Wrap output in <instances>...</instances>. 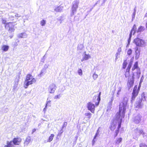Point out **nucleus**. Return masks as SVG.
<instances>
[{"label": "nucleus", "mask_w": 147, "mask_h": 147, "mask_svg": "<svg viewBox=\"0 0 147 147\" xmlns=\"http://www.w3.org/2000/svg\"><path fill=\"white\" fill-rule=\"evenodd\" d=\"M128 101L127 98H124L122 103V105H120L119 111L116 114V118H120L121 117L123 118L124 117L125 112L126 110L125 107L126 106Z\"/></svg>", "instance_id": "nucleus-1"}, {"label": "nucleus", "mask_w": 147, "mask_h": 147, "mask_svg": "<svg viewBox=\"0 0 147 147\" xmlns=\"http://www.w3.org/2000/svg\"><path fill=\"white\" fill-rule=\"evenodd\" d=\"M36 82V79L33 78L31 74H28L24 81V87L25 88H27L29 85L33 84Z\"/></svg>", "instance_id": "nucleus-2"}, {"label": "nucleus", "mask_w": 147, "mask_h": 147, "mask_svg": "<svg viewBox=\"0 0 147 147\" xmlns=\"http://www.w3.org/2000/svg\"><path fill=\"white\" fill-rule=\"evenodd\" d=\"M101 94V92H100L97 99L98 102H96L95 105L90 102H89L87 103V108L88 110L90 111L92 113H94L95 106H97L99 105L100 100Z\"/></svg>", "instance_id": "nucleus-3"}, {"label": "nucleus", "mask_w": 147, "mask_h": 147, "mask_svg": "<svg viewBox=\"0 0 147 147\" xmlns=\"http://www.w3.org/2000/svg\"><path fill=\"white\" fill-rule=\"evenodd\" d=\"M134 42L138 47H143L145 46V42L144 40L138 38H135L134 40Z\"/></svg>", "instance_id": "nucleus-4"}, {"label": "nucleus", "mask_w": 147, "mask_h": 147, "mask_svg": "<svg viewBox=\"0 0 147 147\" xmlns=\"http://www.w3.org/2000/svg\"><path fill=\"white\" fill-rule=\"evenodd\" d=\"M139 91L137 90V85L135 86L134 88L132 93L131 101L134 100L136 97L138 96L139 92Z\"/></svg>", "instance_id": "nucleus-5"}, {"label": "nucleus", "mask_w": 147, "mask_h": 147, "mask_svg": "<svg viewBox=\"0 0 147 147\" xmlns=\"http://www.w3.org/2000/svg\"><path fill=\"white\" fill-rule=\"evenodd\" d=\"M133 62V60L132 59L129 62L127 67V68L125 72L124 75L126 78H127L129 77L130 75V70L131 67Z\"/></svg>", "instance_id": "nucleus-6"}, {"label": "nucleus", "mask_w": 147, "mask_h": 147, "mask_svg": "<svg viewBox=\"0 0 147 147\" xmlns=\"http://www.w3.org/2000/svg\"><path fill=\"white\" fill-rule=\"evenodd\" d=\"M5 28L8 29V31L11 32H13L14 30V25L12 22L7 23L5 25Z\"/></svg>", "instance_id": "nucleus-7"}, {"label": "nucleus", "mask_w": 147, "mask_h": 147, "mask_svg": "<svg viewBox=\"0 0 147 147\" xmlns=\"http://www.w3.org/2000/svg\"><path fill=\"white\" fill-rule=\"evenodd\" d=\"M14 145H19L22 141V139L19 137L14 138L12 140Z\"/></svg>", "instance_id": "nucleus-8"}, {"label": "nucleus", "mask_w": 147, "mask_h": 147, "mask_svg": "<svg viewBox=\"0 0 147 147\" xmlns=\"http://www.w3.org/2000/svg\"><path fill=\"white\" fill-rule=\"evenodd\" d=\"M134 77L133 75L131 78H128L127 83V86L130 88L132 87L134 84Z\"/></svg>", "instance_id": "nucleus-9"}, {"label": "nucleus", "mask_w": 147, "mask_h": 147, "mask_svg": "<svg viewBox=\"0 0 147 147\" xmlns=\"http://www.w3.org/2000/svg\"><path fill=\"white\" fill-rule=\"evenodd\" d=\"M79 2L77 1H74L72 7V10L73 13H74L76 11L78 7V4Z\"/></svg>", "instance_id": "nucleus-10"}, {"label": "nucleus", "mask_w": 147, "mask_h": 147, "mask_svg": "<svg viewBox=\"0 0 147 147\" xmlns=\"http://www.w3.org/2000/svg\"><path fill=\"white\" fill-rule=\"evenodd\" d=\"M56 86L55 84H52L50 85L49 90L50 93H52L54 92L56 89Z\"/></svg>", "instance_id": "nucleus-11"}, {"label": "nucleus", "mask_w": 147, "mask_h": 147, "mask_svg": "<svg viewBox=\"0 0 147 147\" xmlns=\"http://www.w3.org/2000/svg\"><path fill=\"white\" fill-rule=\"evenodd\" d=\"M137 28L135 24H134L131 29L129 35V39L131 38L132 33L133 32V34L134 35L136 32V30Z\"/></svg>", "instance_id": "nucleus-12"}, {"label": "nucleus", "mask_w": 147, "mask_h": 147, "mask_svg": "<svg viewBox=\"0 0 147 147\" xmlns=\"http://www.w3.org/2000/svg\"><path fill=\"white\" fill-rule=\"evenodd\" d=\"M14 145L12 140L7 141L6 144L5 145L4 147H14Z\"/></svg>", "instance_id": "nucleus-13"}, {"label": "nucleus", "mask_w": 147, "mask_h": 147, "mask_svg": "<svg viewBox=\"0 0 147 147\" xmlns=\"http://www.w3.org/2000/svg\"><path fill=\"white\" fill-rule=\"evenodd\" d=\"M31 138L30 136L27 137L24 142V146H27L28 144L31 142Z\"/></svg>", "instance_id": "nucleus-14"}, {"label": "nucleus", "mask_w": 147, "mask_h": 147, "mask_svg": "<svg viewBox=\"0 0 147 147\" xmlns=\"http://www.w3.org/2000/svg\"><path fill=\"white\" fill-rule=\"evenodd\" d=\"M84 115V119L89 120L92 116V114L90 113H87L85 114Z\"/></svg>", "instance_id": "nucleus-15"}, {"label": "nucleus", "mask_w": 147, "mask_h": 147, "mask_svg": "<svg viewBox=\"0 0 147 147\" xmlns=\"http://www.w3.org/2000/svg\"><path fill=\"white\" fill-rule=\"evenodd\" d=\"M142 99H140L138 101L136 102V107L139 108L141 107L142 106Z\"/></svg>", "instance_id": "nucleus-16"}, {"label": "nucleus", "mask_w": 147, "mask_h": 147, "mask_svg": "<svg viewBox=\"0 0 147 147\" xmlns=\"http://www.w3.org/2000/svg\"><path fill=\"white\" fill-rule=\"evenodd\" d=\"M138 61H136L134 63L133 66L131 69V70L133 71L135 69H138Z\"/></svg>", "instance_id": "nucleus-17"}, {"label": "nucleus", "mask_w": 147, "mask_h": 147, "mask_svg": "<svg viewBox=\"0 0 147 147\" xmlns=\"http://www.w3.org/2000/svg\"><path fill=\"white\" fill-rule=\"evenodd\" d=\"M9 48V47L6 45H3L2 47V50L4 51H7Z\"/></svg>", "instance_id": "nucleus-18"}, {"label": "nucleus", "mask_w": 147, "mask_h": 147, "mask_svg": "<svg viewBox=\"0 0 147 147\" xmlns=\"http://www.w3.org/2000/svg\"><path fill=\"white\" fill-rule=\"evenodd\" d=\"M90 58V55H88L85 54L83 58L81 60V61H84L87 60Z\"/></svg>", "instance_id": "nucleus-19"}, {"label": "nucleus", "mask_w": 147, "mask_h": 147, "mask_svg": "<svg viewBox=\"0 0 147 147\" xmlns=\"http://www.w3.org/2000/svg\"><path fill=\"white\" fill-rule=\"evenodd\" d=\"M54 136V135L53 134H51L50 136L49 137L47 140V142H50L53 140Z\"/></svg>", "instance_id": "nucleus-20"}, {"label": "nucleus", "mask_w": 147, "mask_h": 147, "mask_svg": "<svg viewBox=\"0 0 147 147\" xmlns=\"http://www.w3.org/2000/svg\"><path fill=\"white\" fill-rule=\"evenodd\" d=\"M127 64V60H124L122 65V69H125L126 68Z\"/></svg>", "instance_id": "nucleus-21"}, {"label": "nucleus", "mask_w": 147, "mask_h": 147, "mask_svg": "<svg viewBox=\"0 0 147 147\" xmlns=\"http://www.w3.org/2000/svg\"><path fill=\"white\" fill-rule=\"evenodd\" d=\"M122 139L121 138H119L117 139L115 142V143L116 144H119L121 143L122 141Z\"/></svg>", "instance_id": "nucleus-22"}, {"label": "nucleus", "mask_w": 147, "mask_h": 147, "mask_svg": "<svg viewBox=\"0 0 147 147\" xmlns=\"http://www.w3.org/2000/svg\"><path fill=\"white\" fill-rule=\"evenodd\" d=\"M144 30V27L140 26L138 28L137 32H142Z\"/></svg>", "instance_id": "nucleus-23"}, {"label": "nucleus", "mask_w": 147, "mask_h": 147, "mask_svg": "<svg viewBox=\"0 0 147 147\" xmlns=\"http://www.w3.org/2000/svg\"><path fill=\"white\" fill-rule=\"evenodd\" d=\"M132 50L130 49H128V50L127 51V54L128 55L130 56L132 54Z\"/></svg>", "instance_id": "nucleus-24"}, {"label": "nucleus", "mask_w": 147, "mask_h": 147, "mask_svg": "<svg viewBox=\"0 0 147 147\" xmlns=\"http://www.w3.org/2000/svg\"><path fill=\"white\" fill-rule=\"evenodd\" d=\"M46 24V21L44 20H42L40 22V24L42 26H44Z\"/></svg>", "instance_id": "nucleus-25"}, {"label": "nucleus", "mask_w": 147, "mask_h": 147, "mask_svg": "<svg viewBox=\"0 0 147 147\" xmlns=\"http://www.w3.org/2000/svg\"><path fill=\"white\" fill-rule=\"evenodd\" d=\"M139 134L140 135H144L145 134V133H144L143 130H142L141 129L140 130L139 132Z\"/></svg>", "instance_id": "nucleus-26"}, {"label": "nucleus", "mask_w": 147, "mask_h": 147, "mask_svg": "<svg viewBox=\"0 0 147 147\" xmlns=\"http://www.w3.org/2000/svg\"><path fill=\"white\" fill-rule=\"evenodd\" d=\"M78 73L80 75H82V70L81 69H79L78 70Z\"/></svg>", "instance_id": "nucleus-27"}, {"label": "nucleus", "mask_w": 147, "mask_h": 147, "mask_svg": "<svg viewBox=\"0 0 147 147\" xmlns=\"http://www.w3.org/2000/svg\"><path fill=\"white\" fill-rule=\"evenodd\" d=\"M140 147H147V145L143 143H142L140 145Z\"/></svg>", "instance_id": "nucleus-28"}, {"label": "nucleus", "mask_w": 147, "mask_h": 147, "mask_svg": "<svg viewBox=\"0 0 147 147\" xmlns=\"http://www.w3.org/2000/svg\"><path fill=\"white\" fill-rule=\"evenodd\" d=\"M51 102V101H48L47 102V103L46 105V106H45V107L43 109V111L45 112L46 110V108L47 107V105H48Z\"/></svg>", "instance_id": "nucleus-29"}, {"label": "nucleus", "mask_w": 147, "mask_h": 147, "mask_svg": "<svg viewBox=\"0 0 147 147\" xmlns=\"http://www.w3.org/2000/svg\"><path fill=\"white\" fill-rule=\"evenodd\" d=\"M119 129H117V130H116L115 131V137H116L117 135H118L119 132Z\"/></svg>", "instance_id": "nucleus-30"}, {"label": "nucleus", "mask_w": 147, "mask_h": 147, "mask_svg": "<svg viewBox=\"0 0 147 147\" xmlns=\"http://www.w3.org/2000/svg\"><path fill=\"white\" fill-rule=\"evenodd\" d=\"M98 75L97 74H96L95 73H94L93 74V77L94 79L95 80L98 78Z\"/></svg>", "instance_id": "nucleus-31"}, {"label": "nucleus", "mask_w": 147, "mask_h": 147, "mask_svg": "<svg viewBox=\"0 0 147 147\" xmlns=\"http://www.w3.org/2000/svg\"><path fill=\"white\" fill-rule=\"evenodd\" d=\"M67 125V123L66 122H64L62 126V128H63L64 127H65Z\"/></svg>", "instance_id": "nucleus-32"}, {"label": "nucleus", "mask_w": 147, "mask_h": 147, "mask_svg": "<svg viewBox=\"0 0 147 147\" xmlns=\"http://www.w3.org/2000/svg\"><path fill=\"white\" fill-rule=\"evenodd\" d=\"M60 95L59 94V95H57L56 96H55V97H54V98L55 99H57V98H59V97H60Z\"/></svg>", "instance_id": "nucleus-33"}, {"label": "nucleus", "mask_w": 147, "mask_h": 147, "mask_svg": "<svg viewBox=\"0 0 147 147\" xmlns=\"http://www.w3.org/2000/svg\"><path fill=\"white\" fill-rule=\"evenodd\" d=\"M24 33H21L19 35V37L22 38L23 37Z\"/></svg>", "instance_id": "nucleus-34"}, {"label": "nucleus", "mask_w": 147, "mask_h": 147, "mask_svg": "<svg viewBox=\"0 0 147 147\" xmlns=\"http://www.w3.org/2000/svg\"><path fill=\"white\" fill-rule=\"evenodd\" d=\"M6 21L5 20H2V23L3 24H5V25L7 23H6Z\"/></svg>", "instance_id": "nucleus-35"}, {"label": "nucleus", "mask_w": 147, "mask_h": 147, "mask_svg": "<svg viewBox=\"0 0 147 147\" xmlns=\"http://www.w3.org/2000/svg\"><path fill=\"white\" fill-rule=\"evenodd\" d=\"M121 122L119 124L118 127L117 128V129H119L121 127Z\"/></svg>", "instance_id": "nucleus-36"}, {"label": "nucleus", "mask_w": 147, "mask_h": 147, "mask_svg": "<svg viewBox=\"0 0 147 147\" xmlns=\"http://www.w3.org/2000/svg\"><path fill=\"white\" fill-rule=\"evenodd\" d=\"M113 127H114V128L113 129L112 128V126H111L110 127V129L111 130H113L115 129V125H113Z\"/></svg>", "instance_id": "nucleus-37"}, {"label": "nucleus", "mask_w": 147, "mask_h": 147, "mask_svg": "<svg viewBox=\"0 0 147 147\" xmlns=\"http://www.w3.org/2000/svg\"><path fill=\"white\" fill-rule=\"evenodd\" d=\"M44 72L43 71H41L40 74L39 75L40 76H41L42 75H43V74H44Z\"/></svg>", "instance_id": "nucleus-38"}, {"label": "nucleus", "mask_w": 147, "mask_h": 147, "mask_svg": "<svg viewBox=\"0 0 147 147\" xmlns=\"http://www.w3.org/2000/svg\"><path fill=\"white\" fill-rule=\"evenodd\" d=\"M140 87H141V85L140 84L138 86V88H137V90H138L139 91L140 90Z\"/></svg>", "instance_id": "nucleus-39"}, {"label": "nucleus", "mask_w": 147, "mask_h": 147, "mask_svg": "<svg viewBox=\"0 0 147 147\" xmlns=\"http://www.w3.org/2000/svg\"><path fill=\"white\" fill-rule=\"evenodd\" d=\"M144 17L147 18V12L145 14Z\"/></svg>", "instance_id": "nucleus-40"}, {"label": "nucleus", "mask_w": 147, "mask_h": 147, "mask_svg": "<svg viewBox=\"0 0 147 147\" xmlns=\"http://www.w3.org/2000/svg\"><path fill=\"white\" fill-rule=\"evenodd\" d=\"M92 145H94L95 143V141L94 140V139L92 141Z\"/></svg>", "instance_id": "nucleus-41"}, {"label": "nucleus", "mask_w": 147, "mask_h": 147, "mask_svg": "<svg viewBox=\"0 0 147 147\" xmlns=\"http://www.w3.org/2000/svg\"><path fill=\"white\" fill-rule=\"evenodd\" d=\"M36 131V129H34L32 130V133H34L35 131Z\"/></svg>", "instance_id": "nucleus-42"}, {"label": "nucleus", "mask_w": 147, "mask_h": 147, "mask_svg": "<svg viewBox=\"0 0 147 147\" xmlns=\"http://www.w3.org/2000/svg\"><path fill=\"white\" fill-rule=\"evenodd\" d=\"M97 136V134H96L94 136V139L96 138Z\"/></svg>", "instance_id": "nucleus-43"}, {"label": "nucleus", "mask_w": 147, "mask_h": 147, "mask_svg": "<svg viewBox=\"0 0 147 147\" xmlns=\"http://www.w3.org/2000/svg\"><path fill=\"white\" fill-rule=\"evenodd\" d=\"M131 39V38L130 39H129V38L128 40V43H129V42H130Z\"/></svg>", "instance_id": "nucleus-44"}, {"label": "nucleus", "mask_w": 147, "mask_h": 147, "mask_svg": "<svg viewBox=\"0 0 147 147\" xmlns=\"http://www.w3.org/2000/svg\"><path fill=\"white\" fill-rule=\"evenodd\" d=\"M136 50H138V48H137V49H136Z\"/></svg>", "instance_id": "nucleus-45"}]
</instances>
